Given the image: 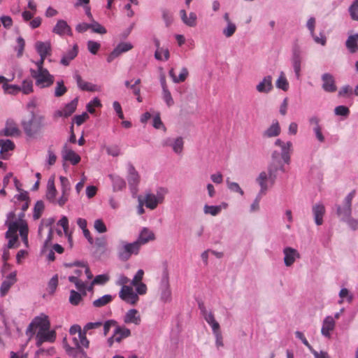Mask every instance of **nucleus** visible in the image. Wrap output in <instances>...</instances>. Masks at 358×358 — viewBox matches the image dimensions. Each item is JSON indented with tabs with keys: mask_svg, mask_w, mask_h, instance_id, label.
Returning a JSON list of instances; mask_svg holds the SVG:
<instances>
[{
	"mask_svg": "<svg viewBox=\"0 0 358 358\" xmlns=\"http://www.w3.org/2000/svg\"><path fill=\"white\" fill-rule=\"evenodd\" d=\"M34 47L36 51L39 55H45L48 57L52 54V46L50 41H36Z\"/></svg>",
	"mask_w": 358,
	"mask_h": 358,
	"instance_id": "nucleus-20",
	"label": "nucleus"
},
{
	"mask_svg": "<svg viewBox=\"0 0 358 358\" xmlns=\"http://www.w3.org/2000/svg\"><path fill=\"white\" fill-rule=\"evenodd\" d=\"M45 206L43 201H37L34 207L33 218L38 220L41 217V214L44 210Z\"/></svg>",
	"mask_w": 358,
	"mask_h": 358,
	"instance_id": "nucleus-40",
	"label": "nucleus"
},
{
	"mask_svg": "<svg viewBox=\"0 0 358 358\" xmlns=\"http://www.w3.org/2000/svg\"><path fill=\"white\" fill-rule=\"evenodd\" d=\"M57 285H58V277H57V275H55L54 276L52 277V278L50 280V281L48 282V289H49V292L50 294H52L55 292V291L57 289Z\"/></svg>",
	"mask_w": 358,
	"mask_h": 358,
	"instance_id": "nucleus-60",
	"label": "nucleus"
},
{
	"mask_svg": "<svg viewBox=\"0 0 358 358\" xmlns=\"http://www.w3.org/2000/svg\"><path fill=\"white\" fill-rule=\"evenodd\" d=\"M335 326L334 318L331 316L325 317L321 329L322 334L325 337L330 336V331H332Z\"/></svg>",
	"mask_w": 358,
	"mask_h": 358,
	"instance_id": "nucleus-27",
	"label": "nucleus"
},
{
	"mask_svg": "<svg viewBox=\"0 0 358 358\" xmlns=\"http://www.w3.org/2000/svg\"><path fill=\"white\" fill-rule=\"evenodd\" d=\"M168 193V189L165 187H159L157 189V194H155L156 199L158 201L162 203L164 200L165 195Z\"/></svg>",
	"mask_w": 358,
	"mask_h": 358,
	"instance_id": "nucleus-61",
	"label": "nucleus"
},
{
	"mask_svg": "<svg viewBox=\"0 0 358 358\" xmlns=\"http://www.w3.org/2000/svg\"><path fill=\"white\" fill-rule=\"evenodd\" d=\"M112 183H113V189L114 192L121 191L126 187V182L124 178L122 177L110 174L108 176Z\"/></svg>",
	"mask_w": 358,
	"mask_h": 358,
	"instance_id": "nucleus-28",
	"label": "nucleus"
},
{
	"mask_svg": "<svg viewBox=\"0 0 358 358\" xmlns=\"http://www.w3.org/2000/svg\"><path fill=\"white\" fill-rule=\"evenodd\" d=\"M256 90L259 93H269L273 90L272 76H265L262 80L256 86Z\"/></svg>",
	"mask_w": 358,
	"mask_h": 358,
	"instance_id": "nucleus-19",
	"label": "nucleus"
},
{
	"mask_svg": "<svg viewBox=\"0 0 358 358\" xmlns=\"http://www.w3.org/2000/svg\"><path fill=\"white\" fill-rule=\"evenodd\" d=\"M128 174L127 180L133 197H135L138 192V185L140 183V176L136 171L132 164H127Z\"/></svg>",
	"mask_w": 358,
	"mask_h": 358,
	"instance_id": "nucleus-6",
	"label": "nucleus"
},
{
	"mask_svg": "<svg viewBox=\"0 0 358 358\" xmlns=\"http://www.w3.org/2000/svg\"><path fill=\"white\" fill-rule=\"evenodd\" d=\"M155 43L156 47L157 48V50L155 52V59L157 60H162V57H161V52H164V60H166V61L168 60L170 57V54H169V50L167 48L166 49L160 48H159V41L157 39L155 40Z\"/></svg>",
	"mask_w": 358,
	"mask_h": 358,
	"instance_id": "nucleus-36",
	"label": "nucleus"
},
{
	"mask_svg": "<svg viewBox=\"0 0 358 358\" xmlns=\"http://www.w3.org/2000/svg\"><path fill=\"white\" fill-rule=\"evenodd\" d=\"M345 46L351 54L358 51V34L350 35L346 41Z\"/></svg>",
	"mask_w": 358,
	"mask_h": 358,
	"instance_id": "nucleus-26",
	"label": "nucleus"
},
{
	"mask_svg": "<svg viewBox=\"0 0 358 358\" xmlns=\"http://www.w3.org/2000/svg\"><path fill=\"white\" fill-rule=\"evenodd\" d=\"M73 78L76 81L78 88L81 90L87 92H95L97 90L96 85L83 80L78 73L74 74Z\"/></svg>",
	"mask_w": 358,
	"mask_h": 358,
	"instance_id": "nucleus-18",
	"label": "nucleus"
},
{
	"mask_svg": "<svg viewBox=\"0 0 358 358\" xmlns=\"http://www.w3.org/2000/svg\"><path fill=\"white\" fill-rule=\"evenodd\" d=\"M334 113L336 115L347 117L350 114V110L347 106L341 105L335 108Z\"/></svg>",
	"mask_w": 358,
	"mask_h": 358,
	"instance_id": "nucleus-59",
	"label": "nucleus"
},
{
	"mask_svg": "<svg viewBox=\"0 0 358 358\" xmlns=\"http://www.w3.org/2000/svg\"><path fill=\"white\" fill-rule=\"evenodd\" d=\"M16 280V272H11L1 283L0 287L1 296H4L6 295L10 288L13 285H14Z\"/></svg>",
	"mask_w": 358,
	"mask_h": 358,
	"instance_id": "nucleus-15",
	"label": "nucleus"
},
{
	"mask_svg": "<svg viewBox=\"0 0 358 358\" xmlns=\"http://www.w3.org/2000/svg\"><path fill=\"white\" fill-rule=\"evenodd\" d=\"M100 44L98 42L94 41H89L87 42L88 50L93 55H96L99 49L100 48Z\"/></svg>",
	"mask_w": 358,
	"mask_h": 358,
	"instance_id": "nucleus-62",
	"label": "nucleus"
},
{
	"mask_svg": "<svg viewBox=\"0 0 358 358\" xmlns=\"http://www.w3.org/2000/svg\"><path fill=\"white\" fill-rule=\"evenodd\" d=\"M3 87L5 92L10 94H15L21 91V87L17 85H8L7 83H4Z\"/></svg>",
	"mask_w": 358,
	"mask_h": 358,
	"instance_id": "nucleus-52",
	"label": "nucleus"
},
{
	"mask_svg": "<svg viewBox=\"0 0 358 358\" xmlns=\"http://www.w3.org/2000/svg\"><path fill=\"white\" fill-rule=\"evenodd\" d=\"M143 202L145 206L150 210H154L157 208V205L160 203L158 200L156 199V196L152 193H148L145 196V199Z\"/></svg>",
	"mask_w": 358,
	"mask_h": 358,
	"instance_id": "nucleus-32",
	"label": "nucleus"
},
{
	"mask_svg": "<svg viewBox=\"0 0 358 358\" xmlns=\"http://www.w3.org/2000/svg\"><path fill=\"white\" fill-rule=\"evenodd\" d=\"M257 183L260 186L261 193H266L270 185V177L266 171H262L256 178Z\"/></svg>",
	"mask_w": 358,
	"mask_h": 358,
	"instance_id": "nucleus-21",
	"label": "nucleus"
},
{
	"mask_svg": "<svg viewBox=\"0 0 358 358\" xmlns=\"http://www.w3.org/2000/svg\"><path fill=\"white\" fill-rule=\"evenodd\" d=\"M21 87V91L24 94H29L33 92V82L30 79H25L22 81Z\"/></svg>",
	"mask_w": 358,
	"mask_h": 358,
	"instance_id": "nucleus-41",
	"label": "nucleus"
},
{
	"mask_svg": "<svg viewBox=\"0 0 358 358\" xmlns=\"http://www.w3.org/2000/svg\"><path fill=\"white\" fill-rule=\"evenodd\" d=\"M94 227L99 233H105L107 231V227L101 219H97L94 221Z\"/></svg>",
	"mask_w": 358,
	"mask_h": 358,
	"instance_id": "nucleus-58",
	"label": "nucleus"
},
{
	"mask_svg": "<svg viewBox=\"0 0 358 358\" xmlns=\"http://www.w3.org/2000/svg\"><path fill=\"white\" fill-rule=\"evenodd\" d=\"M61 155L63 160V166H65L66 162H71L72 165H76L81 159L80 157L71 149L66 143L63 145Z\"/></svg>",
	"mask_w": 358,
	"mask_h": 358,
	"instance_id": "nucleus-8",
	"label": "nucleus"
},
{
	"mask_svg": "<svg viewBox=\"0 0 358 358\" xmlns=\"http://www.w3.org/2000/svg\"><path fill=\"white\" fill-rule=\"evenodd\" d=\"M30 119L22 122V126L25 134L29 137H33L43 127V116H37L34 110H31Z\"/></svg>",
	"mask_w": 358,
	"mask_h": 358,
	"instance_id": "nucleus-1",
	"label": "nucleus"
},
{
	"mask_svg": "<svg viewBox=\"0 0 358 358\" xmlns=\"http://www.w3.org/2000/svg\"><path fill=\"white\" fill-rule=\"evenodd\" d=\"M106 151L108 155L117 157L120 154V149L117 145L106 146Z\"/></svg>",
	"mask_w": 358,
	"mask_h": 358,
	"instance_id": "nucleus-63",
	"label": "nucleus"
},
{
	"mask_svg": "<svg viewBox=\"0 0 358 358\" xmlns=\"http://www.w3.org/2000/svg\"><path fill=\"white\" fill-rule=\"evenodd\" d=\"M152 126L157 129H162L164 131H166V129L161 120L159 113H157L154 116Z\"/></svg>",
	"mask_w": 358,
	"mask_h": 358,
	"instance_id": "nucleus-55",
	"label": "nucleus"
},
{
	"mask_svg": "<svg viewBox=\"0 0 358 358\" xmlns=\"http://www.w3.org/2000/svg\"><path fill=\"white\" fill-rule=\"evenodd\" d=\"M50 323L48 317L45 314H41L35 317L29 324L27 329V334H35V329L38 328V331H45L50 329Z\"/></svg>",
	"mask_w": 358,
	"mask_h": 358,
	"instance_id": "nucleus-7",
	"label": "nucleus"
},
{
	"mask_svg": "<svg viewBox=\"0 0 358 358\" xmlns=\"http://www.w3.org/2000/svg\"><path fill=\"white\" fill-rule=\"evenodd\" d=\"M57 194L54 179L50 178L48 182L46 197L50 201H53Z\"/></svg>",
	"mask_w": 358,
	"mask_h": 358,
	"instance_id": "nucleus-35",
	"label": "nucleus"
},
{
	"mask_svg": "<svg viewBox=\"0 0 358 358\" xmlns=\"http://www.w3.org/2000/svg\"><path fill=\"white\" fill-rule=\"evenodd\" d=\"M160 300L166 303L171 301V290L169 285V276L167 265H165L162 271L160 282Z\"/></svg>",
	"mask_w": 358,
	"mask_h": 358,
	"instance_id": "nucleus-5",
	"label": "nucleus"
},
{
	"mask_svg": "<svg viewBox=\"0 0 358 358\" xmlns=\"http://www.w3.org/2000/svg\"><path fill=\"white\" fill-rule=\"evenodd\" d=\"M226 182L227 187L230 191L239 193L241 196L244 194L243 190L241 188L237 182H231L229 180V178L227 179Z\"/></svg>",
	"mask_w": 358,
	"mask_h": 358,
	"instance_id": "nucleus-51",
	"label": "nucleus"
},
{
	"mask_svg": "<svg viewBox=\"0 0 358 358\" xmlns=\"http://www.w3.org/2000/svg\"><path fill=\"white\" fill-rule=\"evenodd\" d=\"M280 134V127L278 120L273 121L271 125L263 133V136L272 138L278 136Z\"/></svg>",
	"mask_w": 358,
	"mask_h": 358,
	"instance_id": "nucleus-29",
	"label": "nucleus"
},
{
	"mask_svg": "<svg viewBox=\"0 0 358 358\" xmlns=\"http://www.w3.org/2000/svg\"><path fill=\"white\" fill-rule=\"evenodd\" d=\"M119 296L122 301L131 305H135L139 299L137 294L130 286H122L119 292Z\"/></svg>",
	"mask_w": 358,
	"mask_h": 358,
	"instance_id": "nucleus-9",
	"label": "nucleus"
},
{
	"mask_svg": "<svg viewBox=\"0 0 358 358\" xmlns=\"http://www.w3.org/2000/svg\"><path fill=\"white\" fill-rule=\"evenodd\" d=\"M56 338V333L54 330L38 331L36 334V345L41 346L44 342L52 343Z\"/></svg>",
	"mask_w": 358,
	"mask_h": 358,
	"instance_id": "nucleus-13",
	"label": "nucleus"
},
{
	"mask_svg": "<svg viewBox=\"0 0 358 358\" xmlns=\"http://www.w3.org/2000/svg\"><path fill=\"white\" fill-rule=\"evenodd\" d=\"M349 14L353 20L358 21V0H355L348 8Z\"/></svg>",
	"mask_w": 358,
	"mask_h": 358,
	"instance_id": "nucleus-44",
	"label": "nucleus"
},
{
	"mask_svg": "<svg viewBox=\"0 0 358 358\" xmlns=\"http://www.w3.org/2000/svg\"><path fill=\"white\" fill-rule=\"evenodd\" d=\"M141 316L136 309L129 310L124 317V322L127 324H134L138 325L141 323Z\"/></svg>",
	"mask_w": 358,
	"mask_h": 358,
	"instance_id": "nucleus-23",
	"label": "nucleus"
},
{
	"mask_svg": "<svg viewBox=\"0 0 358 358\" xmlns=\"http://www.w3.org/2000/svg\"><path fill=\"white\" fill-rule=\"evenodd\" d=\"M264 194H266V193H261V191L259 192V193L256 196V198L255 199V200L253 201L252 203L250 206V213L256 212L259 210V202L262 198V196Z\"/></svg>",
	"mask_w": 358,
	"mask_h": 358,
	"instance_id": "nucleus-49",
	"label": "nucleus"
},
{
	"mask_svg": "<svg viewBox=\"0 0 358 358\" xmlns=\"http://www.w3.org/2000/svg\"><path fill=\"white\" fill-rule=\"evenodd\" d=\"M139 250L138 243L136 241L127 243L124 241H120L117 246L118 259L122 262L127 261L132 255H137Z\"/></svg>",
	"mask_w": 358,
	"mask_h": 358,
	"instance_id": "nucleus-3",
	"label": "nucleus"
},
{
	"mask_svg": "<svg viewBox=\"0 0 358 358\" xmlns=\"http://www.w3.org/2000/svg\"><path fill=\"white\" fill-rule=\"evenodd\" d=\"M67 92V87L64 85V81H57L55 89V96L59 97L63 96Z\"/></svg>",
	"mask_w": 358,
	"mask_h": 358,
	"instance_id": "nucleus-42",
	"label": "nucleus"
},
{
	"mask_svg": "<svg viewBox=\"0 0 358 358\" xmlns=\"http://www.w3.org/2000/svg\"><path fill=\"white\" fill-rule=\"evenodd\" d=\"M131 335V331L124 327L117 326L114 331V336L116 342H120L123 338Z\"/></svg>",
	"mask_w": 358,
	"mask_h": 358,
	"instance_id": "nucleus-31",
	"label": "nucleus"
},
{
	"mask_svg": "<svg viewBox=\"0 0 358 358\" xmlns=\"http://www.w3.org/2000/svg\"><path fill=\"white\" fill-rule=\"evenodd\" d=\"M284 264L286 266H291L296 259H299L301 255L299 252L294 248L291 247H285L283 249Z\"/></svg>",
	"mask_w": 358,
	"mask_h": 358,
	"instance_id": "nucleus-12",
	"label": "nucleus"
},
{
	"mask_svg": "<svg viewBox=\"0 0 358 358\" xmlns=\"http://www.w3.org/2000/svg\"><path fill=\"white\" fill-rule=\"evenodd\" d=\"M77 333L79 339H80L82 345L85 348H88L90 346V341L85 336V332L84 331V329L82 330L80 326L78 324L72 325L70 327L69 334L71 335L75 336Z\"/></svg>",
	"mask_w": 358,
	"mask_h": 358,
	"instance_id": "nucleus-16",
	"label": "nucleus"
},
{
	"mask_svg": "<svg viewBox=\"0 0 358 358\" xmlns=\"http://www.w3.org/2000/svg\"><path fill=\"white\" fill-rule=\"evenodd\" d=\"M113 298L114 296L110 294H105L101 297L94 300L92 303L93 306L95 308L103 307L110 303L113 301Z\"/></svg>",
	"mask_w": 358,
	"mask_h": 358,
	"instance_id": "nucleus-33",
	"label": "nucleus"
},
{
	"mask_svg": "<svg viewBox=\"0 0 358 358\" xmlns=\"http://www.w3.org/2000/svg\"><path fill=\"white\" fill-rule=\"evenodd\" d=\"M155 234L148 228L144 227L137 238L136 242L138 243V246L141 248V245L146 244L150 241L155 240Z\"/></svg>",
	"mask_w": 358,
	"mask_h": 358,
	"instance_id": "nucleus-17",
	"label": "nucleus"
},
{
	"mask_svg": "<svg viewBox=\"0 0 358 358\" xmlns=\"http://www.w3.org/2000/svg\"><path fill=\"white\" fill-rule=\"evenodd\" d=\"M355 195L356 190L353 189L344 198L342 205L335 206L336 215L341 221L349 218L352 215V203Z\"/></svg>",
	"mask_w": 358,
	"mask_h": 358,
	"instance_id": "nucleus-4",
	"label": "nucleus"
},
{
	"mask_svg": "<svg viewBox=\"0 0 358 358\" xmlns=\"http://www.w3.org/2000/svg\"><path fill=\"white\" fill-rule=\"evenodd\" d=\"M162 99L168 107H171L174 104V101L169 90L162 91Z\"/></svg>",
	"mask_w": 358,
	"mask_h": 358,
	"instance_id": "nucleus-57",
	"label": "nucleus"
},
{
	"mask_svg": "<svg viewBox=\"0 0 358 358\" xmlns=\"http://www.w3.org/2000/svg\"><path fill=\"white\" fill-rule=\"evenodd\" d=\"M14 148L15 145L12 141L9 139H6L5 141L2 140V145L0 153L3 155L4 152L13 150Z\"/></svg>",
	"mask_w": 358,
	"mask_h": 358,
	"instance_id": "nucleus-53",
	"label": "nucleus"
},
{
	"mask_svg": "<svg viewBox=\"0 0 358 358\" xmlns=\"http://www.w3.org/2000/svg\"><path fill=\"white\" fill-rule=\"evenodd\" d=\"M236 31V25L232 22H229L227 27L223 29L222 34L227 38L232 36Z\"/></svg>",
	"mask_w": 358,
	"mask_h": 358,
	"instance_id": "nucleus-45",
	"label": "nucleus"
},
{
	"mask_svg": "<svg viewBox=\"0 0 358 358\" xmlns=\"http://www.w3.org/2000/svg\"><path fill=\"white\" fill-rule=\"evenodd\" d=\"M302 59H291L292 66L297 80L301 78Z\"/></svg>",
	"mask_w": 358,
	"mask_h": 358,
	"instance_id": "nucleus-39",
	"label": "nucleus"
},
{
	"mask_svg": "<svg viewBox=\"0 0 358 358\" xmlns=\"http://www.w3.org/2000/svg\"><path fill=\"white\" fill-rule=\"evenodd\" d=\"M78 53V48L76 44L73 47L66 51L61 58L60 63L64 66H69L71 61L73 60Z\"/></svg>",
	"mask_w": 358,
	"mask_h": 358,
	"instance_id": "nucleus-24",
	"label": "nucleus"
},
{
	"mask_svg": "<svg viewBox=\"0 0 358 358\" xmlns=\"http://www.w3.org/2000/svg\"><path fill=\"white\" fill-rule=\"evenodd\" d=\"M221 207L220 206H209L206 204L203 207V212L205 214H209L213 216L218 215L221 212Z\"/></svg>",
	"mask_w": 358,
	"mask_h": 358,
	"instance_id": "nucleus-43",
	"label": "nucleus"
},
{
	"mask_svg": "<svg viewBox=\"0 0 358 358\" xmlns=\"http://www.w3.org/2000/svg\"><path fill=\"white\" fill-rule=\"evenodd\" d=\"M78 103V98L76 97L73 99L71 102L66 104L62 111H58V114L64 117L70 116L76 109Z\"/></svg>",
	"mask_w": 358,
	"mask_h": 358,
	"instance_id": "nucleus-30",
	"label": "nucleus"
},
{
	"mask_svg": "<svg viewBox=\"0 0 358 358\" xmlns=\"http://www.w3.org/2000/svg\"><path fill=\"white\" fill-rule=\"evenodd\" d=\"M183 145L184 142L182 138L178 137L175 138L171 148L175 153L180 154L183 150Z\"/></svg>",
	"mask_w": 358,
	"mask_h": 358,
	"instance_id": "nucleus-46",
	"label": "nucleus"
},
{
	"mask_svg": "<svg viewBox=\"0 0 358 358\" xmlns=\"http://www.w3.org/2000/svg\"><path fill=\"white\" fill-rule=\"evenodd\" d=\"M62 345L66 353L72 358H84L87 357V353L83 349V347H72L71 346L66 338H64L62 341Z\"/></svg>",
	"mask_w": 358,
	"mask_h": 358,
	"instance_id": "nucleus-11",
	"label": "nucleus"
},
{
	"mask_svg": "<svg viewBox=\"0 0 358 358\" xmlns=\"http://www.w3.org/2000/svg\"><path fill=\"white\" fill-rule=\"evenodd\" d=\"M83 298L80 293L72 289L70 292L69 302L73 306H78L82 301Z\"/></svg>",
	"mask_w": 358,
	"mask_h": 358,
	"instance_id": "nucleus-47",
	"label": "nucleus"
},
{
	"mask_svg": "<svg viewBox=\"0 0 358 358\" xmlns=\"http://www.w3.org/2000/svg\"><path fill=\"white\" fill-rule=\"evenodd\" d=\"M180 15L182 22L188 27H194L196 25V14L194 12H191L189 14V17L187 15V13L185 10L180 11Z\"/></svg>",
	"mask_w": 358,
	"mask_h": 358,
	"instance_id": "nucleus-25",
	"label": "nucleus"
},
{
	"mask_svg": "<svg viewBox=\"0 0 358 358\" xmlns=\"http://www.w3.org/2000/svg\"><path fill=\"white\" fill-rule=\"evenodd\" d=\"M17 45L15 48V50L17 51V57H20L24 52L25 41L22 36H19L17 38Z\"/></svg>",
	"mask_w": 358,
	"mask_h": 358,
	"instance_id": "nucleus-54",
	"label": "nucleus"
},
{
	"mask_svg": "<svg viewBox=\"0 0 358 358\" xmlns=\"http://www.w3.org/2000/svg\"><path fill=\"white\" fill-rule=\"evenodd\" d=\"M29 72L31 76L35 80L36 85L40 88L49 87L54 83L55 78L47 69H30Z\"/></svg>",
	"mask_w": 358,
	"mask_h": 358,
	"instance_id": "nucleus-2",
	"label": "nucleus"
},
{
	"mask_svg": "<svg viewBox=\"0 0 358 358\" xmlns=\"http://www.w3.org/2000/svg\"><path fill=\"white\" fill-rule=\"evenodd\" d=\"M59 180L62 186V193H63V194H69L71 190V183L69 179L66 177L60 176Z\"/></svg>",
	"mask_w": 358,
	"mask_h": 358,
	"instance_id": "nucleus-48",
	"label": "nucleus"
},
{
	"mask_svg": "<svg viewBox=\"0 0 358 358\" xmlns=\"http://www.w3.org/2000/svg\"><path fill=\"white\" fill-rule=\"evenodd\" d=\"M275 85L278 89H280L285 92L288 90L289 83L283 71L280 72V76L276 80Z\"/></svg>",
	"mask_w": 358,
	"mask_h": 358,
	"instance_id": "nucleus-37",
	"label": "nucleus"
},
{
	"mask_svg": "<svg viewBox=\"0 0 358 358\" xmlns=\"http://www.w3.org/2000/svg\"><path fill=\"white\" fill-rule=\"evenodd\" d=\"M52 236H53V230H52V227H50L49 228L48 236H47V238L43 243V245L41 248V253L42 255L45 254L48 250V247L51 243V241L52 239Z\"/></svg>",
	"mask_w": 358,
	"mask_h": 358,
	"instance_id": "nucleus-50",
	"label": "nucleus"
},
{
	"mask_svg": "<svg viewBox=\"0 0 358 358\" xmlns=\"http://www.w3.org/2000/svg\"><path fill=\"white\" fill-rule=\"evenodd\" d=\"M342 222H346L349 227L355 231L358 229V220L352 217L351 216Z\"/></svg>",
	"mask_w": 358,
	"mask_h": 358,
	"instance_id": "nucleus-64",
	"label": "nucleus"
},
{
	"mask_svg": "<svg viewBox=\"0 0 358 358\" xmlns=\"http://www.w3.org/2000/svg\"><path fill=\"white\" fill-rule=\"evenodd\" d=\"M8 229L5 234L6 238L17 235V231L20 227V222L18 221L10 222L8 223Z\"/></svg>",
	"mask_w": 358,
	"mask_h": 358,
	"instance_id": "nucleus-38",
	"label": "nucleus"
},
{
	"mask_svg": "<svg viewBox=\"0 0 358 358\" xmlns=\"http://www.w3.org/2000/svg\"><path fill=\"white\" fill-rule=\"evenodd\" d=\"M52 32L60 36H63L65 34L69 36H71L73 35L71 27L64 20H57L56 24L52 28Z\"/></svg>",
	"mask_w": 358,
	"mask_h": 358,
	"instance_id": "nucleus-14",
	"label": "nucleus"
},
{
	"mask_svg": "<svg viewBox=\"0 0 358 358\" xmlns=\"http://www.w3.org/2000/svg\"><path fill=\"white\" fill-rule=\"evenodd\" d=\"M90 29L93 32L101 34H106L107 31L105 27L95 20L92 21Z\"/></svg>",
	"mask_w": 358,
	"mask_h": 358,
	"instance_id": "nucleus-56",
	"label": "nucleus"
},
{
	"mask_svg": "<svg viewBox=\"0 0 358 358\" xmlns=\"http://www.w3.org/2000/svg\"><path fill=\"white\" fill-rule=\"evenodd\" d=\"M268 172H266L270 177V185L272 186L275 182L277 178V173L278 171V164L275 162L270 164L268 166Z\"/></svg>",
	"mask_w": 358,
	"mask_h": 358,
	"instance_id": "nucleus-34",
	"label": "nucleus"
},
{
	"mask_svg": "<svg viewBox=\"0 0 358 358\" xmlns=\"http://www.w3.org/2000/svg\"><path fill=\"white\" fill-rule=\"evenodd\" d=\"M321 80L322 88L325 92L334 93L337 90L335 78L330 73H323L321 76Z\"/></svg>",
	"mask_w": 358,
	"mask_h": 358,
	"instance_id": "nucleus-10",
	"label": "nucleus"
},
{
	"mask_svg": "<svg viewBox=\"0 0 358 358\" xmlns=\"http://www.w3.org/2000/svg\"><path fill=\"white\" fill-rule=\"evenodd\" d=\"M313 213L315 222L317 225H322L323 223V216L325 213L324 206L322 203H316L313 206Z\"/></svg>",
	"mask_w": 358,
	"mask_h": 358,
	"instance_id": "nucleus-22",
	"label": "nucleus"
}]
</instances>
